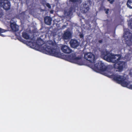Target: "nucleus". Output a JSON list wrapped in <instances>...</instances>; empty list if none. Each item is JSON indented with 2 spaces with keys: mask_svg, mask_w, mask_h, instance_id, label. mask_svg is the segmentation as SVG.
<instances>
[{
  "mask_svg": "<svg viewBox=\"0 0 132 132\" xmlns=\"http://www.w3.org/2000/svg\"><path fill=\"white\" fill-rule=\"evenodd\" d=\"M105 13L106 14H108V11L109 10V9H105Z\"/></svg>",
  "mask_w": 132,
  "mask_h": 132,
  "instance_id": "nucleus-24",
  "label": "nucleus"
},
{
  "mask_svg": "<svg viewBox=\"0 0 132 132\" xmlns=\"http://www.w3.org/2000/svg\"><path fill=\"white\" fill-rule=\"evenodd\" d=\"M111 67L110 65L106 67L101 62L98 63L97 66V69L101 71V73L109 77L112 75V73L108 71L109 70V68Z\"/></svg>",
  "mask_w": 132,
  "mask_h": 132,
  "instance_id": "nucleus-3",
  "label": "nucleus"
},
{
  "mask_svg": "<svg viewBox=\"0 0 132 132\" xmlns=\"http://www.w3.org/2000/svg\"><path fill=\"white\" fill-rule=\"evenodd\" d=\"M69 58V61L71 62L76 63L79 65L83 64L81 58L76 57L75 54H71Z\"/></svg>",
  "mask_w": 132,
  "mask_h": 132,
  "instance_id": "nucleus-6",
  "label": "nucleus"
},
{
  "mask_svg": "<svg viewBox=\"0 0 132 132\" xmlns=\"http://www.w3.org/2000/svg\"><path fill=\"white\" fill-rule=\"evenodd\" d=\"M129 74L131 75V76H132V69L130 70Z\"/></svg>",
  "mask_w": 132,
  "mask_h": 132,
  "instance_id": "nucleus-25",
  "label": "nucleus"
},
{
  "mask_svg": "<svg viewBox=\"0 0 132 132\" xmlns=\"http://www.w3.org/2000/svg\"><path fill=\"white\" fill-rule=\"evenodd\" d=\"M50 12L52 14H53V11L51 10L50 11Z\"/></svg>",
  "mask_w": 132,
  "mask_h": 132,
  "instance_id": "nucleus-27",
  "label": "nucleus"
},
{
  "mask_svg": "<svg viewBox=\"0 0 132 132\" xmlns=\"http://www.w3.org/2000/svg\"><path fill=\"white\" fill-rule=\"evenodd\" d=\"M99 42L100 43H101L102 42V40H100L99 41Z\"/></svg>",
  "mask_w": 132,
  "mask_h": 132,
  "instance_id": "nucleus-28",
  "label": "nucleus"
},
{
  "mask_svg": "<svg viewBox=\"0 0 132 132\" xmlns=\"http://www.w3.org/2000/svg\"><path fill=\"white\" fill-rule=\"evenodd\" d=\"M75 7L74 6H72L67 11H65L64 12V15L66 16H70L72 14V11H75Z\"/></svg>",
  "mask_w": 132,
  "mask_h": 132,
  "instance_id": "nucleus-10",
  "label": "nucleus"
},
{
  "mask_svg": "<svg viewBox=\"0 0 132 132\" xmlns=\"http://www.w3.org/2000/svg\"><path fill=\"white\" fill-rule=\"evenodd\" d=\"M80 0H70V1L72 2H75L77 1H78Z\"/></svg>",
  "mask_w": 132,
  "mask_h": 132,
  "instance_id": "nucleus-23",
  "label": "nucleus"
},
{
  "mask_svg": "<svg viewBox=\"0 0 132 132\" xmlns=\"http://www.w3.org/2000/svg\"><path fill=\"white\" fill-rule=\"evenodd\" d=\"M127 5L128 7L130 8H132V1L128 0L127 2Z\"/></svg>",
  "mask_w": 132,
  "mask_h": 132,
  "instance_id": "nucleus-19",
  "label": "nucleus"
},
{
  "mask_svg": "<svg viewBox=\"0 0 132 132\" xmlns=\"http://www.w3.org/2000/svg\"><path fill=\"white\" fill-rule=\"evenodd\" d=\"M46 6L47 7H48L50 9L51 7L50 5V4L48 3H47L46 4Z\"/></svg>",
  "mask_w": 132,
  "mask_h": 132,
  "instance_id": "nucleus-21",
  "label": "nucleus"
},
{
  "mask_svg": "<svg viewBox=\"0 0 132 132\" xmlns=\"http://www.w3.org/2000/svg\"><path fill=\"white\" fill-rule=\"evenodd\" d=\"M61 49L63 52L66 53H69L71 52L70 48L66 45H62L61 47Z\"/></svg>",
  "mask_w": 132,
  "mask_h": 132,
  "instance_id": "nucleus-11",
  "label": "nucleus"
},
{
  "mask_svg": "<svg viewBox=\"0 0 132 132\" xmlns=\"http://www.w3.org/2000/svg\"><path fill=\"white\" fill-rule=\"evenodd\" d=\"M3 4L2 5L3 7L5 10H8L10 9V4L8 0H5Z\"/></svg>",
  "mask_w": 132,
  "mask_h": 132,
  "instance_id": "nucleus-12",
  "label": "nucleus"
},
{
  "mask_svg": "<svg viewBox=\"0 0 132 132\" xmlns=\"http://www.w3.org/2000/svg\"><path fill=\"white\" fill-rule=\"evenodd\" d=\"M37 43L40 47V51L43 53L58 57H61L62 55L59 50L57 48H53L52 46L55 44L52 41H49L45 44H43V41L41 40H37Z\"/></svg>",
  "mask_w": 132,
  "mask_h": 132,
  "instance_id": "nucleus-1",
  "label": "nucleus"
},
{
  "mask_svg": "<svg viewBox=\"0 0 132 132\" xmlns=\"http://www.w3.org/2000/svg\"><path fill=\"white\" fill-rule=\"evenodd\" d=\"M126 43L128 46L132 45V34L129 32L128 29L125 30V32L123 35Z\"/></svg>",
  "mask_w": 132,
  "mask_h": 132,
  "instance_id": "nucleus-5",
  "label": "nucleus"
},
{
  "mask_svg": "<svg viewBox=\"0 0 132 132\" xmlns=\"http://www.w3.org/2000/svg\"><path fill=\"white\" fill-rule=\"evenodd\" d=\"M123 64L124 63L123 62H119L115 63L114 64V67L121 70L122 69Z\"/></svg>",
  "mask_w": 132,
  "mask_h": 132,
  "instance_id": "nucleus-13",
  "label": "nucleus"
},
{
  "mask_svg": "<svg viewBox=\"0 0 132 132\" xmlns=\"http://www.w3.org/2000/svg\"><path fill=\"white\" fill-rule=\"evenodd\" d=\"M80 9L81 12L86 13L89 10V7L85 3H84L81 5Z\"/></svg>",
  "mask_w": 132,
  "mask_h": 132,
  "instance_id": "nucleus-8",
  "label": "nucleus"
},
{
  "mask_svg": "<svg viewBox=\"0 0 132 132\" xmlns=\"http://www.w3.org/2000/svg\"><path fill=\"white\" fill-rule=\"evenodd\" d=\"M80 36L81 38H82L83 37V36L82 35H80Z\"/></svg>",
  "mask_w": 132,
  "mask_h": 132,
  "instance_id": "nucleus-29",
  "label": "nucleus"
},
{
  "mask_svg": "<svg viewBox=\"0 0 132 132\" xmlns=\"http://www.w3.org/2000/svg\"><path fill=\"white\" fill-rule=\"evenodd\" d=\"M45 23L46 24L50 25L51 24L52 19L51 17L49 16H46L44 18Z\"/></svg>",
  "mask_w": 132,
  "mask_h": 132,
  "instance_id": "nucleus-16",
  "label": "nucleus"
},
{
  "mask_svg": "<svg viewBox=\"0 0 132 132\" xmlns=\"http://www.w3.org/2000/svg\"><path fill=\"white\" fill-rule=\"evenodd\" d=\"M129 1H132V0H129Z\"/></svg>",
  "mask_w": 132,
  "mask_h": 132,
  "instance_id": "nucleus-30",
  "label": "nucleus"
},
{
  "mask_svg": "<svg viewBox=\"0 0 132 132\" xmlns=\"http://www.w3.org/2000/svg\"><path fill=\"white\" fill-rule=\"evenodd\" d=\"M84 57L85 59L90 62H92L94 60V55L91 53H87L85 54Z\"/></svg>",
  "mask_w": 132,
  "mask_h": 132,
  "instance_id": "nucleus-7",
  "label": "nucleus"
},
{
  "mask_svg": "<svg viewBox=\"0 0 132 132\" xmlns=\"http://www.w3.org/2000/svg\"><path fill=\"white\" fill-rule=\"evenodd\" d=\"M70 43L71 47L72 48H76L79 45V43L76 40L71 39Z\"/></svg>",
  "mask_w": 132,
  "mask_h": 132,
  "instance_id": "nucleus-9",
  "label": "nucleus"
},
{
  "mask_svg": "<svg viewBox=\"0 0 132 132\" xmlns=\"http://www.w3.org/2000/svg\"><path fill=\"white\" fill-rule=\"evenodd\" d=\"M108 1L110 2V3L111 4H112L114 2V0H108Z\"/></svg>",
  "mask_w": 132,
  "mask_h": 132,
  "instance_id": "nucleus-22",
  "label": "nucleus"
},
{
  "mask_svg": "<svg viewBox=\"0 0 132 132\" xmlns=\"http://www.w3.org/2000/svg\"><path fill=\"white\" fill-rule=\"evenodd\" d=\"M71 32L69 31L64 32L62 36L63 38L65 39H68L71 38Z\"/></svg>",
  "mask_w": 132,
  "mask_h": 132,
  "instance_id": "nucleus-15",
  "label": "nucleus"
},
{
  "mask_svg": "<svg viewBox=\"0 0 132 132\" xmlns=\"http://www.w3.org/2000/svg\"><path fill=\"white\" fill-rule=\"evenodd\" d=\"M114 79L122 86L132 89V85H130V82L126 80L125 78L123 76L117 75L114 78Z\"/></svg>",
  "mask_w": 132,
  "mask_h": 132,
  "instance_id": "nucleus-2",
  "label": "nucleus"
},
{
  "mask_svg": "<svg viewBox=\"0 0 132 132\" xmlns=\"http://www.w3.org/2000/svg\"><path fill=\"white\" fill-rule=\"evenodd\" d=\"M22 37L25 39H28L29 38V35L26 32H23L22 33Z\"/></svg>",
  "mask_w": 132,
  "mask_h": 132,
  "instance_id": "nucleus-17",
  "label": "nucleus"
},
{
  "mask_svg": "<svg viewBox=\"0 0 132 132\" xmlns=\"http://www.w3.org/2000/svg\"><path fill=\"white\" fill-rule=\"evenodd\" d=\"M128 25L131 28H132V20L129 21Z\"/></svg>",
  "mask_w": 132,
  "mask_h": 132,
  "instance_id": "nucleus-20",
  "label": "nucleus"
},
{
  "mask_svg": "<svg viewBox=\"0 0 132 132\" xmlns=\"http://www.w3.org/2000/svg\"><path fill=\"white\" fill-rule=\"evenodd\" d=\"M64 26V27H65V26Z\"/></svg>",
  "mask_w": 132,
  "mask_h": 132,
  "instance_id": "nucleus-31",
  "label": "nucleus"
},
{
  "mask_svg": "<svg viewBox=\"0 0 132 132\" xmlns=\"http://www.w3.org/2000/svg\"><path fill=\"white\" fill-rule=\"evenodd\" d=\"M5 31V30L0 28V35L3 37L4 36H5V34H4V32Z\"/></svg>",
  "mask_w": 132,
  "mask_h": 132,
  "instance_id": "nucleus-18",
  "label": "nucleus"
},
{
  "mask_svg": "<svg viewBox=\"0 0 132 132\" xmlns=\"http://www.w3.org/2000/svg\"><path fill=\"white\" fill-rule=\"evenodd\" d=\"M3 15V14L2 13H0V18Z\"/></svg>",
  "mask_w": 132,
  "mask_h": 132,
  "instance_id": "nucleus-26",
  "label": "nucleus"
},
{
  "mask_svg": "<svg viewBox=\"0 0 132 132\" xmlns=\"http://www.w3.org/2000/svg\"><path fill=\"white\" fill-rule=\"evenodd\" d=\"M106 54L104 57V59L109 62L113 63L117 62L120 59L119 55H114L111 53L106 52Z\"/></svg>",
  "mask_w": 132,
  "mask_h": 132,
  "instance_id": "nucleus-4",
  "label": "nucleus"
},
{
  "mask_svg": "<svg viewBox=\"0 0 132 132\" xmlns=\"http://www.w3.org/2000/svg\"><path fill=\"white\" fill-rule=\"evenodd\" d=\"M10 27L12 30L13 31H16L19 30V27L15 22H13L11 21Z\"/></svg>",
  "mask_w": 132,
  "mask_h": 132,
  "instance_id": "nucleus-14",
  "label": "nucleus"
}]
</instances>
